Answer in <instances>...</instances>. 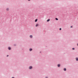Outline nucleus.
<instances>
[{
  "label": "nucleus",
  "instance_id": "12",
  "mask_svg": "<svg viewBox=\"0 0 78 78\" xmlns=\"http://www.w3.org/2000/svg\"><path fill=\"white\" fill-rule=\"evenodd\" d=\"M32 49H30V51H32Z\"/></svg>",
  "mask_w": 78,
  "mask_h": 78
},
{
  "label": "nucleus",
  "instance_id": "3",
  "mask_svg": "<svg viewBox=\"0 0 78 78\" xmlns=\"http://www.w3.org/2000/svg\"><path fill=\"white\" fill-rule=\"evenodd\" d=\"M38 25H39V24H37L35 25V27H37V26H38Z\"/></svg>",
  "mask_w": 78,
  "mask_h": 78
},
{
  "label": "nucleus",
  "instance_id": "20",
  "mask_svg": "<svg viewBox=\"0 0 78 78\" xmlns=\"http://www.w3.org/2000/svg\"><path fill=\"white\" fill-rule=\"evenodd\" d=\"M77 45H78V44H77Z\"/></svg>",
  "mask_w": 78,
  "mask_h": 78
},
{
  "label": "nucleus",
  "instance_id": "4",
  "mask_svg": "<svg viewBox=\"0 0 78 78\" xmlns=\"http://www.w3.org/2000/svg\"><path fill=\"white\" fill-rule=\"evenodd\" d=\"M64 71H66V68H64Z\"/></svg>",
  "mask_w": 78,
  "mask_h": 78
},
{
  "label": "nucleus",
  "instance_id": "10",
  "mask_svg": "<svg viewBox=\"0 0 78 78\" xmlns=\"http://www.w3.org/2000/svg\"><path fill=\"white\" fill-rule=\"evenodd\" d=\"M8 49H9V50H11V48H10V47H9V48H8Z\"/></svg>",
  "mask_w": 78,
  "mask_h": 78
},
{
  "label": "nucleus",
  "instance_id": "11",
  "mask_svg": "<svg viewBox=\"0 0 78 78\" xmlns=\"http://www.w3.org/2000/svg\"><path fill=\"white\" fill-rule=\"evenodd\" d=\"M55 20H58V19L57 18H56Z\"/></svg>",
  "mask_w": 78,
  "mask_h": 78
},
{
  "label": "nucleus",
  "instance_id": "1",
  "mask_svg": "<svg viewBox=\"0 0 78 78\" xmlns=\"http://www.w3.org/2000/svg\"><path fill=\"white\" fill-rule=\"evenodd\" d=\"M30 38H32L33 37V36L30 35Z\"/></svg>",
  "mask_w": 78,
  "mask_h": 78
},
{
  "label": "nucleus",
  "instance_id": "7",
  "mask_svg": "<svg viewBox=\"0 0 78 78\" xmlns=\"http://www.w3.org/2000/svg\"><path fill=\"white\" fill-rule=\"evenodd\" d=\"M50 19H49L48 20H47V22H49V21H50Z\"/></svg>",
  "mask_w": 78,
  "mask_h": 78
},
{
  "label": "nucleus",
  "instance_id": "18",
  "mask_svg": "<svg viewBox=\"0 0 78 78\" xmlns=\"http://www.w3.org/2000/svg\"><path fill=\"white\" fill-rule=\"evenodd\" d=\"M28 1H30V0H28Z\"/></svg>",
  "mask_w": 78,
  "mask_h": 78
},
{
  "label": "nucleus",
  "instance_id": "6",
  "mask_svg": "<svg viewBox=\"0 0 78 78\" xmlns=\"http://www.w3.org/2000/svg\"><path fill=\"white\" fill-rule=\"evenodd\" d=\"M6 11H9V8H7L6 9Z\"/></svg>",
  "mask_w": 78,
  "mask_h": 78
},
{
  "label": "nucleus",
  "instance_id": "8",
  "mask_svg": "<svg viewBox=\"0 0 78 78\" xmlns=\"http://www.w3.org/2000/svg\"><path fill=\"white\" fill-rule=\"evenodd\" d=\"M58 67H60V64H58Z\"/></svg>",
  "mask_w": 78,
  "mask_h": 78
},
{
  "label": "nucleus",
  "instance_id": "5",
  "mask_svg": "<svg viewBox=\"0 0 78 78\" xmlns=\"http://www.w3.org/2000/svg\"><path fill=\"white\" fill-rule=\"evenodd\" d=\"M35 21V22H37V19H36Z\"/></svg>",
  "mask_w": 78,
  "mask_h": 78
},
{
  "label": "nucleus",
  "instance_id": "19",
  "mask_svg": "<svg viewBox=\"0 0 78 78\" xmlns=\"http://www.w3.org/2000/svg\"><path fill=\"white\" fill-rule=\"evenodd\" d=\"M12 78H14V77H12Z\"/></svg>",
  "mask_w": 78,
  "mask_h": 78
},
{
  "label": "nucleus",
  "instance_id": "2",
  "mask_svg": "<svg viewBox=\"0 0 78 78\" xmlns=\"http://www.w3.org/2000/svg\"><path fill=\"white\" fill-rule=\"evenodd\" d=\"M32 69V66H30L29 67V69Z\"/></svg>",
  "mask_w": 78,
  "mask_h": 78
},
{
  "label": "nucleus",
  "instance_id": "16",
  "mask_svg": "<svg viewBox=\"0 0 78 78\" xmlns=\"http://www.w3.org/2000/svg\"><path fill=\"white\" fill-rule=\"evenodd\" d=\"M46 78H48V77H46Z\"/></svg>",
  "mask_w": 78,
  "mask_h": 78
},
{
  "label": "nucleus",
  "instance_id": "13",
  "mask_svg": "<svg viewBox=\"0 0 78 78\" xmlns=\"http://www.w3.org/2000/svg\"><path fill=\"white\" fill-rule=\"evenodd\" d=\"M73 50H75V48H73Z\"/></svg>",
  "mask_w": 78,
  "mask_h": 78
},
{
  "label": "nucleus",
  "instance_id": "14",
  "mask_svg": "<svg viewBox=\"0 0 78 78\" xmlns=\"http://www.w3.org/2000/svg\"><path fill=\"white\" fill-rule=\"evenodd\" d=\"M61 30V28H60V29H59V30Z\"/></svg>",
  "mask_w": 78,
  "mask_h": 78
},
{
  "label": "nucleus",
  "instance_id": "15",
  "mask_svg": "<svg viewBox=\"0 0 78 78\" xmlns=\"http://www.w3.org/2000/svg\"><path fill=\"white\" fill-rule=\"evenodd\" d=\"M70 27L71 28H72V26H71Z\"/></svg>",
  "mask_w": 78,
  "mask_h": 78
},
{
  "label": "nucleus",
  "instance_id": "17",
  "mask_svg": "<svg viewBox=\"0 0 78 78\" xmlns=\"http://www.w3.org/2000/svg\"><path fill=\"white\" fill-rule=\"evenodd\" d=\"M8 55H7V57H8Z\"/></svg>",
  "mask_w": 78,
  "mask_h": 78
},
{
  "label": "nucleus",
  "instance_id": "9",
  "mask_svg": "<svg viewBox=\"0 0 78 78\" xmlns=\"http://www.w3.org/2000/svg\"><path fill=\"white\" fill-rule=\"evenodd\" d=\"M76 61H78V58H76Z\"/></svg>",
  "mask_w": 78,
  "mask_h": 78
}]
</instances>
